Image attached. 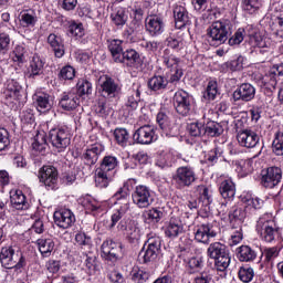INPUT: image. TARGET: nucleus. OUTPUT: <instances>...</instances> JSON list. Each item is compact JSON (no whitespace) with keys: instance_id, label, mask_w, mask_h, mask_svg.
Returning <instances> with one entry per match:
<instances>
[{"instance_id":"obj_60","label":"nucleus","mask_w":283,"mask_h":283,"mask_svg":"<svg viewBox=\"0 0 283 283\" xmlns=\"http://www.w3.org/2000/svg\"><path fill=\"white\" fill-rule=\"evenodd\" d=\"M157 123L164 132H167L169 129V125H171V119L169 118V115L165 113V111H160L157 114Z\"/></svg>"},{"instance_id":"obj_30","label":"nucleus","mask_w":283,"mask_h":283,"mask_svg":"<svg viewBox=\"0 0 283 283\" xmlns=\"http://www.w3.org/2000/svg\"><path fill=\"white\" fill-rule=\"evenodd\" d=\"M230 224H233V222H237L239 227H242V222L247 220V207L242 208L239 206H233L228 214Z\"/></svg>"},{"instance_id":"obj_48","label":"nucleus","mask_w":283,"mask_h":283,"mask_svg":"<svg viewBox=\"0 0 283 283\" xmlns=\"http://www.w3.org/2000/svg\"><path fill=\"white\" fill-rule=\"evenodd\" d=\"M156 166L160 169L171 167V153L161 150L157 153Z\"/></svg>"},{"instance_id":"obj_8","label":"nucleus","mask_w":283,"mask_h":283,"mask_svg":"<svg viewBox=\"0 0 283 283\" xmlns=\"http://www.w3.org/2000/svg\"><path fill=\"white\" fill-rule=\"evenodd\" d=\"M172 180L177 189H186V187H191L198 177H196V170L191 166H181L177 168Z\"/></svg>"},{"instance_id":"obj_40","label":"nucleus","mask_w":283,"mask_h":283,"mask_svg":"<svg viewBox=\"0 0 283 283\" xmlns=\"http://www.w3.org/2000/svg\"><path fill=\"white\" fill-rule=\"evenodd\" d=\"M224 132L222 125L217 122H208L203 125V136H210V138H216Z\"/></svg>"},{"instance_id":"obj_1","label":"nucleus","mask_w":283,"mask_h":283,"mask_svg":"<svg viewBox=\"0 0 283 283\" xmlns=\"http://www.w3.org/2000/svg\"><path fill=\"white\" fill-rule=\"evenodd\" d=\"M117 200H124L125 203L111 217L109 229H114L117 224V230L122 233H125L128 242L130 244H138L140 242V228L138 227V222L125 218V213L129 211V201L127 200V192H124L123 189H119L115 193Z\"/></svg>"},{"instance_id":"obj_14","label":"nucleus","mask_w":283,"mask_h":283,"mask_svg":"<svg viewBox=\"0 0 283 283\" xmlns=\"http://www.w3.org/2000/svg\"><path fill=\"white\" fill-rule=\"evenodd\" d=\"M99 93L103 98H116L120 94V85L109 76L99 80Z\"/></svg>"},{"instance_id":"obj_57","label":"nucleus","mask_w":283,"mask_h":283,"mask_svg":"<svg viewBox=\"0 0 283 283\" xmlns=\"http://www.w3.org/2000/svg\"><path fill=\"white\" fill-rule=\"evenodd\" d=\"M95 114L101 118H107L112 114V108L107 105V102L99 101L95 106Z\"/></svg>"},{"instance_id":"obj_39","label":"nucleus","mask_w":283,"mask_h":283,"mask_svg":"<svg viewBox=\"0 0 283 283\" xmlns=\"http://www.w3.org/2000/svg\"><path fill=\"white\" fill-rule=\"evenodd\" d=\"M33 151L36 154L44 155L48 151V139L45 138V133H39L34 137V142L32 143Z\"/></svg>"},{"instance_id":"obj_16","label":"nucleus","mask_w":283,"mask_h":283,"mask_svg":"<svg viewBox=\"0 0 283 283\" xmlns=\"http://www.w3.org/2000/svg\"><path fill=\"white\" fill-rule=\"evenodd\" d=\"M105 151V146L102 144H93L88 148L84 150L82 154V160L84 165L87 167H94L96 163H98V158H101V154Z\"/></svg>"},{"instance_id":"obj_12","label":"nucleus","mask_w":283,"mask_h":283,"mask_svg":"<svg viewBox=\"0 0 283 283\" xmlns=\"http://www.w3.org/2000/svg\"><path fill=\"white\" fill-rule=\"evenodd\" d=\"M40 182H43L48 189H56L59 182V170L54 166H43L39 170Z\"/></svg>"},{"instance_id":"obj_13","label":"nucleus","mask_w":283,"mask_h":283,"mask_svg":"<svg viewBox=\"0 0 283 283\" xmlns=\"http://www.w3.org/2000/svg\"><path fill=\"white\" fill-rule=\"evenodd\" d=\"M156 138V127L151 125L140 126L133 135L137 145H151Z\"/></svg>"},{"instance_id":"obj_9","label":"nucleus","mask_w":283,"mask_h":283,"mask_svg":"<svg viewBox=\"0 0 283 283\" xmlns=\"http://www.w3.org/2000/svg\"><path fill=\"white\" fill-rule=\"evenodd\" d=\"M101 249L103 258L108 260V262H118L125 255L123 243L116 242L113 239H106Z\"/></svg>"},{"instance_id":"obj_50","label":"nucleus","mask_w":283,"mask_h":283,"mask_svg":"<svg viewBox=\"0 0 283 283\" xmlns=\"http://www.w3.org/2000/svg\"><path fill=\"white\" fill-rule=\"evenodd\" d=\"M242 8L248 14H255L262 8V0H243Z\"/></svg>"},{"instance_id":"obj_44","label":"nucleus","mask_w":283,"mask_h":283,"mask_svg":"<svg viewBox=\"0 0 283 283\" xmlns=\"http://www.w3.org/2000/svg\"><path fill=\"white\" fill-rule=\"evenodd\" d=\"M109 182H112V176H109L108 172L96 169L95 187H98V189H107Z\"/></svg>"},{"instance_id":"obj_62","label":"nucleus","mask_w":283,"mask_h":283,"mask_svg":"<svg viewBox=\"0 0 283 283\" xmlns=\"http://www.w3.org/2000/svg\"><path fill=\"white\" fill-rule=\"evenodd\" d=\"M10 147V133L6 128H0V151H6Z\"/></svg>"},{"instance_id":"obj_35","label":"nucleus","mask_w":283,"mask_h":283,"mask_svg":"<svg viewBox=\"0 0 283 283\" xmlns=\"http://www.w3.org/2000/svg\"><path fill=\"white\" fill-rule=\"evenodd\" d=\"M239 262H253L258 258V252L249 245H241L237 249Z\"/></svg>"},{"instance_id":"obj_2","label":"nucleus","mask_w":283,"mask_h":283,"mask_svg":"<svg viewBox=\"0 0 283 283\" xmlns=\"http://www.w3.org/2000/svg\"><path fill=\"white\" fill-rule=\"evenodd\" d=\"M231 21L219 20L212 22V24L207 29V35L212 45H222L229 41V35L232 34Z\"/></svg>"},{"instance_id":"obj_21","label":"nucleus","mask_w":283,"mask_h":283,"mask_svg":"<svg viewBox=\"0 0 283 283\" xmlns=\"http://www.w3.org/2000/svg\"><path fill=\"white\" fill-rule=\"evenodd\" d=\"M146 30L150 36H159L165 32V21L160 15H150L146 19Z\"/></svg>"},{"instance_id":"obj_38","label":"nucleus","mask_w":283,"mask_h":283,"mask_svg":"<svg viewBox=\"0 0 283 283\" xmlns=\"http://www.w3.org/2000/svg\"><path fill=\"white\" fill-rule=\"evenodd\" d=\"M118 167V158L113 155H106L97 168L99 171H104L105 174H109V171H114Z\"/></svg>"},{"instance_id":"obj_52","label":"nucleus","mask_w":283,"mask_h":283,"mask_svg":"<svg viewBox=\"0 0 283 283\" xmlns=\"http://www.w3.org/2000/svg\"><path fill=\"white\" fill-rule=\"evenodd\" d=\"M187 266L189 275H193V273H200V270L205 266V264L202 259L193 256L189 259Z\"/></svg>"},{"instance_id":"obj_51","label":"nucleus","mask_w":283,"mask_h":283,"mask_svg":"<svg viewBox=\"0 0 283 283\" xmlns=\"http://www.w3.org/2000/svg\"><path fill=\"white\" fill-rule=\"evenodd\" d=\"M199 202H202L205 207H209L213 202V193L211 190L206 186H199Z\"/></svg>"},{"instance_id":"obj_11","label":"nucleus","mask_w":283,"mask_h":283,"mask_svg":"<svg viewBox=\"0 0 283 283\" xmlns=\"http://www.w3.org/2000/svg\"><path fill=\"white\" fill-rule=\"evenodd\" d=\"M237 140L240 147H245L247 149H253L260 145V135L255 130L249 128L240 129L237 133Z\"/></svg>"},{"instance_id":"obj_43","label":"nucleus","mask_w":283,"mask_h":283,"mask_svg":"<svg viewBox=\"0 0 283 283\" xmlns=\"http://www.w3.org/2000/svg\"><path fill=\"white\" fill-rule=\"evenodd\" d=\"M163 211H160L158 208H153L150 210H146L143 213L144 222L153 223V224H158L160 220H163Z\"/></svg>"},{"instance_id":"obj_25","label":"nucleus","mask_w":283,"mask_h":283,"mask_svg":"<svg viewBox=\"0 0 283 283\" xmlns=\"http://www.w3.org/2000/svg\"><path fill=\"white\" fill-rule=\"evenodd\" d=\"M140 84H133V86L128 90L126 107L130 109H138V103H140Z\"/></svg>"},{"instance_id":"obj_20","label":"nucleus","mask_w":283,"mask_h":283,"mask_svg":"<svg viewBox=\"0 0 283 283\" xmlns=\"http://www.w3.org/2000/svg\"><path fill=\"white\" fill-rule=\"evenodd\" d=\"M25 92L19 81L11 78L7 81L4 96L6 98H12V101L21 102Z\"/></svg>"},{"instance_id":"obj_46","label":"nucleus","mask_w":283,"mask_h":283,"mask_svg":"<svg viewBox=\"0 0 283 283\" xmlns=\"http://www.w3.org/2000/svg\"><path fill=\"white\" fill-rule=\"evenodd\" d=\"M241 201L245 207H252V209H262V207H264V200L249 193L242 195Z\"/></svg>"},{"instance_id":"obj_28","label":"nucleus","mask_w":283,"mask_h":283,"mask_svg":"<svg viewBox=\"0 0 283 283\" xmlns=\"http://www.w3.org/2000/svg\"><path fill=\"white\" fill-rule=\"evenodd\" d=\"M219 192L223 200H233L235 198V182L232 179L223 180L219 186Z\"/></svg>"},{"instance_id":"obj_27","label":"nucleus","mask_w":283,"mask_h":283,"mask_svg":"<svg viewBox=\"0 0 283 283\" xmlns=\"http://www.w3.org/2000/svg\"><path fill=\"white\" fill-rule=\"evenodd\" d=\"M169 85V80L164 75H154L148 80V90L151 92H165V88Z\"/></svg>"},{"instance_id":"obj_36","label":"nucleus","mask_w":283,"mask_h":283,"mask_svg":"<svg viewBox=\"0 0 283 283\" xmlns=\"http://www.w3.org/2000/svg\"><path fill=\"white\" fill-rule=\"evenodd\" d=\"M120 59L122 60L117 61V63H126L128 67H134L136 63H140V54L134 49L123 51Z\"/></svg>"},{"instance_id":"obj_49","label":"nucleus","mask_w":283,"mask_h":283,"mask_svg":"<svg viewBox=\"0 0 283 283\" xmlns=\"http://www.w3.org/2000/svg\"><path fill=\"white\" fill-rule=\"evenodd\" d=\"M272 151L275 156H283V130H277L275 133V137L272 143Z\"/></svg>"},{"instance_id":"obj_23","label":"nucleus","mask_w":283,"mask_h":283,"mask_svg":"<svg viewBox=\"0 0 283 283\" xmlns=\"http://www.w3.org/2000/svg\"><path fill=\"white\" fill-rule=\"evenodd\" d=\"M43 67H45V62L39 55H34L27 69V77L39 78V76H43Z\"/></svg>"},{"instance_id":"obj_56","label":"nucleus","mask_w":283,"mask_h":283,"mask_svg":"<svg viewBox=\"0 0 283 283\" xmlns=\"http://www.w3.org/2000/svg\"><path fill=\"white\" fill-rule=\"evenodd\" d=\"M255 277V271H253V268L250 266H243L239 270V279L241 282L249 283Z\"/></svg>"},{"instance_id":"obj_29","label":"nucleus","mask_w":283,"mask_h":283,"mask_svg":"<svg viewBox=\"0 0 283 283\" xmlns=\"http://www.w3.org/2000/svg\"><path fill=\"white\" fill-rule=\"evenodd\" d=\"M277 224H275V221H266L262 226L261 231V238L265 242H273L275 240V237L277 235Z\"/></svg>"},{"instance_id":"obj_45","label":"nucleus","mask_w":283,"mask_h":283,"mask_svg":"<svg viewBox=\"0 0 283 283\" xmlns=\"http://www.w3.org/2000/svg\"><path fill=\"white\" fill-rule=\"evenodd\" d=\"M38 247L43 258H50L52 251H54V240L52 239H39Z\"/></svg>"},{"instance_id":"obj_18","label":"nucleus","mask_w":283,"mask_h":283,"mask_svg":"<svg viewBox=\"0 0 283 283\" xmlns=\"http://www.w3.org/2000/svg\"><path fill=\"white\" fill-rule=\"evenodd\" d=\"M53 219L60 229H70L74 222H76V217L70 209H61L55 211Z\"/></svg>"},{"instance_id":"obj_63","label":"nucleus","mask_w":283,"mask_h":283,"mask_svg":"<svg viewBox=\"0 0 283 283\" xmlns=\"http://www.w3.org/2000/svg\"><path fill=\"white\" fill-rule=\"evenodd\" d=\"M213 282V275L211 274V271L203 270L200 272L195 279L192 283H211Z\"/></svg>"},{"instance_id":"obj_32","label":"nucleus","mask_w":283,"mask_h":283,"mask_svg":"<svg viewBox=\"0 0 283 283\" xmlns=\"http://www.w3.org/2000/svg\"><path fill=\"white\" fill-rule=\"evenodd\" d=\"M107 49L111 52V56L115 63L122 60L123 55V40L112 39L107 40Z\"/></svg>"},{"instance_id":"obj_55","label":"nucleus","mask_w":283,"mask_h":283,"mask_svg":"<svg viewBox=\"0 0 283 283\" xmlns=\"http://www.w3.org/2000/svg\"><path fill=\"white\" fill-rule=\"evenodd\" d=\"M188 132L190 136L198 138L200 136H205V124L200 122H195L188 125Z\"/></svg>"},{"instance_id":"obj_24","label":"nucleus","mask_w":283,"mask_h":283,"mask_svg":"<svg viewBox=\"0 0 283 283\" xmlns=\"http://www.w3.org/2000/svg\"><path fill=\"white\" fill-rule=\"evenodd\" d=\"M78 95L74 92L63 93L60 99V107L65 112H72L78 107L80 104Z\"/></svg>"},{"instance_id":"obj_53","label":"nucleus","mask_w":283,"mask_h":283,"mask_svg":"<svg viewBox=\"0 0 283 283\" xmlns=\"http://www.w3.org/2000/svg\"><path fill=\"white\" fill-rule=\"evenodd\" d=\"M114 138L122 147H125L129 140V133L125 128H116L114 130Z\"/></svg>"},{"instance_id":"obj_37","label":"nucleus","mask_w":283,"mask_h":283,"mask_svg":"<svg viewBox=\"0 0 283 283\" xmlns=\"http://www.w3.org/2000/svg\"><path fill=\"white\" fill-rule=\"evenodd\" d=\"M10 202L13 209H17L18 211H23V209H28V201L25 200V195H23V191L21 190H15L14 192H11Z\"/></svg>"},{"instance_id":"obj_59","label":"nucleus","mask_w":283,"mask_h":283,"mask_svg":"<svg viewBox=\"0 0 283 283\" xmlns=\"http://www.w3.org/2000/svg\"><path fill=\"white\" fill-rule=\"evenodd\" d=\"M280 255V251H277V248H266L263 251L264 262L269 264L270 266H273V260Z\"/></svg>"},{"instance_id":"obj_22","label":"nucleus","mask_w":283,"mask_h":283,"mask_svg":"<svg viewBox=\"0 0 283 283\" xmlns=\"http://www.w3.org/2000/svg\"><path fill=\"white\" fill-rule=\"evenodd\" d=\"M174 19L175 28H177V30H182V28L191 23V21L189 20V11H187V8L182 6H176L174 8Z\"/></svg>"},{"instance_id":"obj_33","label":"nucleus","mask_w":283,"mask_h":283,"mask_svg":"<svg viewBox=\"0 0 283 283\" xmlns=\"http://www.w3.org/2000/svg\"><path fill=\"white\" fill-rule=\"evenodd\" d=\"M36 12L34 10H23L19 14V23L21 28H34L36 25Z\"/></svg>"},{"instance_id":"obj_17","label":"nucleus","mask_w":283,"mask_h":283,"mask_svg":"<svg viewBox=\"0 0 283 283\" xmlns=\"http://www.w3.org/2000/svg\"><path fill=\"white\" fill-rule=\"evenodd\" d=\"M234 103H249L255 98V86L251 83L241 84L232 94Z\"/></svg>"},{"instance_id":"obj_26","label":"nucleus","mask_w":283,"mask_h":283,"mask_svg":"<svg viewBox=\"0 0 283 283\" xmlns=\"http://www.w3.org/2000/svg\"><path fill=\"white\" fill-rule=\"evenodd\" d=\"M181 233H185V227L182 226V222L178 219L171 218L165 229L166 238H178V235H181Z\"/></svg>"},{"instance_id":"obj_34","label":"nucleus","mask_w":283,"mask_h":283,"mask_svg":"<svg viewBox=\"0 0 283 283\" xmlns=\"http://www.w3.org/2000/svg\"><path fill=\"white\" fill-rule=\"evenodd\" d=\"M48 43L51 45L56 59H62L65 54V45H63V40L54 33L48 36Z\"/></svg>"},{"instance_id":"obj_19","label":"nucleus","mask_w":283,"mask_h":283,"mask_svg":"<svg viewBox=\"0 0 283 283\" xmlns=\"http://www.w3.org/2000/svg\"><path fill=\"white\" fill-rule=\"evenodd\" d=\"M218 233L211 223H202L195 228V240L201 244H209L211 238H216Z\"/></svg>"},{"instance_id":"obj_47","label":"nucleus","mask_w":283,"mask_h":283,"mask_svg":"<svg viewBox=\"0 0 283 283\" xmlns=\"http://www.w3.org/2000/svg\"><path fill=\"white\" fill-rule=\"evenodd\" d=\"M161 59H163L164 65H166V67H168V70L178 67V64L180 63V59L176 57V55L174 53H171V51H169V49H166L164 51Z\"/></svg>"},{"instance_id":"obj_3","label":"nucleus","mask_w":283,"mask_h":283,"mask_svg":"<svg viewBox=\"0 0 283 283\" xmlns=\"http://www.w3.org/2000/svg\"><path fill=\"white\" fill-rule=\"evenodd\" d=\"M207 256L210 260H214V269L217 271L224 272L231 264V254L227 249V245L221 242H213L207 249Z\"/></svg>"},{"instance_id":"obj_64","label":"nucleus","mask_w":283,"mask_h":283,"mask_svg":"<svg viewBox=\"0 0 283 283\" xmlns=\"http://www.w3.org/2000/svg\"><path fill=\"white\" fill-rule=\"evenodd\" d=\"M10 52V35L8 33L0 34V54Z\"/></svg>"},{"instance_id":"obj_10","label":"nucleus","mask_w":283,"mask_h":283,"mask_svg":"<svg viewBox=\"0 0 283 283\" xmlns=\"http://www.w3.org/2000/svg\"><path fill=\"white\" fill-rule=\"evenodd\" d=\"M133 205L138 209H148L151 207L154 199H151V189L145 185H138L132 192Z\"/></svg>"},{"instance_id":"obj_15","label":"nucleus","mask_w":283,"mask_h":283,"mask_svg":"<svg viewBox=\"0 0 283 283\" xmlns=\"http://www.w3.org/2000/svg\"><path fill=\"white\" fill-rule=\"evenodd\" d=\"M279 182H282V169L280 167H270L262 174L261 185L265 189H273L277 187Z\"/></svg>"},{"instance_id":"obj_61","label":"nucleus","mask_w":283,"mask_h":283,"mask_svg":"<svg viewBox=\"0 0 283 283\" xmlns=\"http://www.w3.org/2000/svg\"><path fill=\"white\" fill-rule=\"evenodd\" d=\"M69 32L71 36H83L85 34V29L83 28V23L71 22L69 25Z\"/></svg>"},{"instance_id":"obj_42","label":"nucleus","mask_w":283,"mask_h":283,"mask_svg":"<svg viewBox=\"0 0 283 283\" xmlns=\"http://www.w3.org/2000/svg\"><path fill=\"white\" fill-rule=\"evenodd\" d=\"M35 103L38 105V112H50L52 109V101L46 93L35 95Z\"/></svg>"},{"instance_id":"obj_4","label":"nucleus","mask_w":283,"mask_h":283,"mask_svg":"<svg viewBox=\"0 0 283 283\" xmlns=\"http://www.w3.org/2000/svg\"><path fill=\"white\" fill-rule=\"evenodd\" d=\"M163 247V240L160 237H150L139 251L138 261L140 264H151L158 260L160 255V248Z\"/></svg>"},{"instance_id":"obj_54","label":"nucleus","mask_w":283,"mask_h":283,"mask_svg":"<svg viewBox=\"0 0 283 283\" xmlns=\"http://www.w3.org/2000/svg\"><path fill=\"white\" fill-rule=\"evenodd\" d=\"M216 96H218V83L210 81L203 93V98L205 101H216Z\"/></svg>"},{"instance_id":"obj_5","label":"nucleus","mask_w":283,"mask_h":283,"mask_svg":"<svg viewBox=\"0 0 283 283\" xmlns=\"http://www.w3.org/2000/svg\"><path fill=\"white\" fill-rule=\"evenodd\" d=\"M0 262L3 269H23L25 266V256L21 251L14 250L12 247L2 248Z\"/></svg>"},{"instance_id":"obj_31","label":"nucleus","mask_w":283,"mask_h":283,"mask_svg":"<svg viewBox=\"0 0 283 283\" xmlns=\"http://www.w3.org/2000/svg\"><path fill=\"white\" fill-rule=\"evenodd\" d=\"M127 11L123 7H114L111 13L112 23H114L117 28H123L127 23Z\"/></svg>"},{"instance_id":"obj_41","label":"nucleus","mask_w":283,"mask_h":283,"mask_svg":"<svg viewBox=\"0 0 283 283\" xmlns=\"http://www.w3.org/2000/svg\"><path fill=\"white\" fill-rule=\"evenodd\" d=\"M30 56V50L25 44H18L13 50V61L14 63H25Z\"/></svg>"},{"instance_id":"obj_58","label":"nucleus","mask_w":283,"mask_h":283,"mask_svg":"<svg viewBox=\"0 0 283 283\" xmlns=\"http://www.w3.org/2000/svg\"><path fill=\"white\" fill-rule=\"evenodd\" d=\"M78 96H85L92 94V83L87 80H80L77 82Z\"/></svg>"},{"instance_id":"obj_7","label":"nucleus","mask_w":283,"mask_h":283,"mask_svg":"<svg viewBox=\"0 0 283 283\" xmlns=\"http://www.w3.org/2000/svg\"><path fill=\"white\" fill-rule=\"evenodd\" d=\"M49 142L56 151H65L72 143V135L67 128L57 127L49 132Z\"/></svg>"},{"instance_id":"obj_6","label":"nucleus","mask_w":283,"mask_h":283,"mask_svg":"<svg viewBox=\"0 0 283 283\" xmlns=\"http://www.w3.org/2000/svg\"><path fill=\"white\" fill-rule=\"evenodd\" d=\"M172 105L179 116H190L193 112V96L184 90H179L172 97Z\"/></svg>"}]
</instances>
